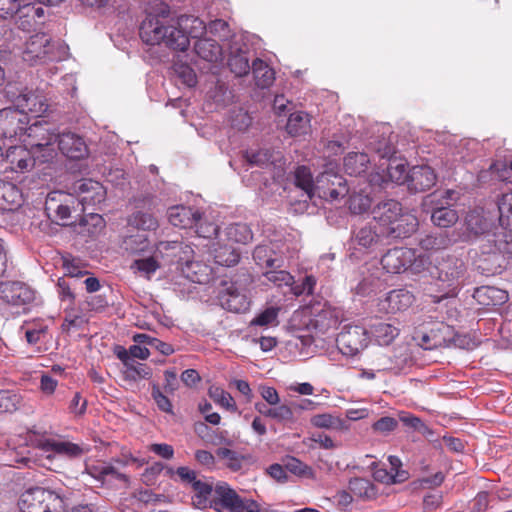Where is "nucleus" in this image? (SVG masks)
I'll use <instances>...</instances> for the list:
<instances>
[{
    "mask_svg": "<svg viewBox=\"0 0 512 512\" xmlns=\"http://www.w3.org/2000/svg\"><path fill=\"white\" fill-rule=\"evenodd\" d=\"M265 276L268 279V281L272 282L277 287H291L294 284L293 276L285 270L268 271L265 273Z\"/></svg>",
    "mask_w": 512,
    "mask_h": 512,
    "instance_id": "nucleus-54",
    "label": "nucleus"
},
{
    "mask_svg": "<svg viewBox=\"0 0 512 512\" xmlns=\"http://www.w3.org/2000/svg\"><path fill=\"white\" fill-rule=\"evenodd\" d=\"M63 268L65 270V275L70 277H82L87 274V271L79 260L71 258L69 256H65L62 258Z\"/></svg>",
    "mask_w": 512,
    "mask_h": 512,
    "instance_id": "nucleus-55",
    "label": "nucleus"
},
{
    "mask_svg": "<svg viewBox=\"0 0 512 512\" xmlns=\"http://www.w3.org/2000/svg\"><path fill=\"white\" fill-rule=\"evenodd\" d=\"M23 202V193L16 184L0 181V210L15 211L22 206Z\"/></svg>",
    "mask_w": 512,
    "mask_h": 512,
    "instance_id": "nucleus-21",
    "label": "nucleus"
},
{
    "mask_svg": "<svg viewBox=\"0 0 512 512\" xmlns=\"http://www.w3.org/2000/svg\"><path fill=\"white\" fill-rule=\"evenodd\" d=\"M388 237L386 234L382 233V228L379 227L375 222L373 224H369L361 228L356 234V242L364 247L371 248L377 245L381 238Z\"/></svg>",
    "mask_w": 512,
    "mask_h": 512,
    "instance_id": "nucleus-32",
    "label": "nucleus"
},
{
    "mask_svg": "<svg viewBox=\"0 0 512 512\" xmlns=\"http://www.w3.org/2000/svg\"><path fill=\"white\" fill-rule=\"evenodd\" d=\"M79 203L72 193L63 191H53L48 194L46 199V210L55 214L59 221H66L71 217L73 211H76Z\"/></svg>",
    "mask_w": 512,
    "mask_h": 512,
    "instance_id": "nucleus-13",
    "label": "nucleus"
},
{
    "mask_svg": "<svg viewBox=\"0 0 512 512\" xmlns=\"http://www.w3.org/2000/svg\"><path fill=\"white\" fill-rule=\"evenodd\" d=\"M286 130L291 136H301L310 131V118L307 113L298 111L290 114Z\"/></svg>",
    "mask_w": 512,
    "mask_h": 512,
    "instance_id": "nucleus-36",
    "label": "nucleus"
},
{
    "mask_svg": "<svg viewBox=\"0 0 512 512\" xmlns=\"http://www.w3.org/2000/svg\"><path fill=\"white\" fill-rule=\"evenodd\" d=\"M310 423L316 428L332 431L343 432L349 429L347 421L342 419L340 416L331 413H320L313 415L310 419Z\"/></svg>",
    "mask_w": 512,
    "mask_h": 512,
    "instance_id": "nucleus-29",
    "label": "nucleus"
},
{
    "mask_svg": "<svg viewBox=\"0 0 512 512\" xmlns=\"http://www.w3.org/2000/svg\"><path fill=\"white\" fill-rule=\"evenodd\" d=\"M414 302V295L405 289H396L388 292L379 302L380 310L387 313H396L407 310Z\"/></svg>",
    "mask_w": 512,
    "mask_h": 512,
    "instance_id": "nucleus-17",
    "label": "nucleus"
},
{
    "mask_svg": "<svg viewBox=\"0 0 512 512\" xmlns=\"http://www.w3.org/2000/svg\"><path fill=\"white\" fill-rule=\"evenodd\" d=\"M217 456L224 460L226 465L233 469L238 470L242 464V457L235 451L228 448H219L216 451Z\"/></svg>",
    "mask_w": 512,
    "mask_h": 512,
    "instance_id": "nucleus-53",
    "label": "nucleus"
},
{
    "mask_svg": "<svg viewBox=\"0 0 512 512\" xmlns=\"http://www.w3.org/2000/svg\"><path fill=\"white\" fill-rule=\"evenodd\" d=\"M417 227L418 220L416 216L412 213H402L401 211L394 220L392 226L384 228L382 233L395 238H405L414 233Z\"/></svg>",
    "mask_w": 512,
    "mask_h": 512,
    "instance_id": "nucleus-20",
    "label": "nucleus"
},
{
    "mask_svg": "<svg viewBox=\"0 0 512 512\" xmlns=\"http://www.w3.org/2000/svg\"><path fill=\"white\" fill-rule=\"evenodd\" d=\"M210 254L214 257L216 263L222 266H232L239 261V252L223 236L212 242Z\"/></svg>",
    "mask_w": 512,
    "mask_h": 512,
    "instance_id": "nucleus-19",
    "label": "nucleus"
},
{
    "mask_svg": "<svg viewBox=\"0 0 512 512\" xmlns=\"http://www.w3.org/2000/svg\"><path fill=\"white\" fill-rule=\"evenodd\" d=\"M179 261L186 263L187 276L191 281L197 283H206L209 281L212 272L210 267L197 261H191L190 254L180 256Z\"/></svg>",
    "mask_w": 512,
    "mask_h": 512,
    "instance_id": "nucleus-31",
    "label": "nucleus"
},
{
    "mask_svg": "<svg viewBox=\"0 0 512 512\" xmlns=\"http://www.w3.org/2000/svg\"><path fill=\"white\" fill-rule=\"evenodd\" d=\"M191 485L193 490L196 492V499L198 504H202L204 501H206L212 492L211 484L206 481H202L196 478Z\"/></svg>",
    "mask_w": 512,
    "mask_h": 512,
    "instance_id": "nucleus-64",
    "label": "nucleus"
},
{
    "mask_svg": "<svg viewBox=\"0 0 512 512\" xmlns=\"http://www.w3.org/2000/svg\"><path fill=\"white\" fill-rule=\"evenodd\" d=\"M221 306L235 313L245 312L250 307V300L246 293L239 289L235 283L224 282L218 294Z\"/></svg>",
    "mask_w": 512,
    "mask_h": 512,
    "instance_id": "nucleus-14",
    "label": "nucleus"
},
{
    "mask_svg": "<svg viewBox=\"0 0 512 512\" xmlns=\"http://www.w3.org/2000/svg\"><path fill=\"white\" fill-rule=\"evenodd\" d=\"M295 183L309 199L317 195L319 198L335 201L348 193L346 181L332 169L325 170L314 181L307 167H298L295 171Z\"/></svg>",
    "mask_w": 512,
    "mask_h": 512,
    "instance_id": "nucleus-2",
    "label": "nucleus"
},
{
    "mask_svg": "<svg viewBox=\"0 0 512 512\" xmlns=\"http://www.w3.org/2000/svg\"><path fill=\"white\" fill-rule=\"evenodd\" d=\"M220 236H223L224 239H226L228 242H231L233 244H235V243L247 244L253 238L251 229L249 228V226L247 224H243V223L229 225L225 229L224 234H221Z\"/></svg>",
    "mask_w": 512,
    "mask_h": 512,
    "instance_id": "nucleus-35",
    "label": "nucleus"
},
{
    "mask_svg": "<svg viewBox=\"0 0 512 512\" xmlns=\"http://www.w3.org/2000/svg\"><path fill=\"white\" fill-rule=\"evenodd\" d=\"M130 224L143 231L155 230L158 227L157 219L150 213L137 212L130 218Z\"/></svg>",
    "mask_w": 512,
    "mask_h": 512,
    "instance_id": "nucleus-46",
    "label": "nucleus"
},
{
    "mask_svg": "<svg viewBox=\"0 0 512 512\" xmlns=\"http://www.w3.org/2000/svg\"><path fill=\"white\" fill-rule=\"evenodd\" d=\"M209 396L215 403L225 408L226 410L231 412L237 411V405L235 400L233 399L230 393H228L221 387L211 386L209 388Z\"/></svg>",
    "mask_w": 512,
    "mask_h": 512,
    "instance_id": "nucleus-43",
    "label": "nucleus"
},
{
    "mask_svg": "<svg viewBox=\"0 0 512 512\" xmlns=\"http://www.w3.org/2000/svg\"><path fill=\"white\" fill-rule=\"evenodd\" d=\"M381 264L387 272L401 273L410 268L414 273L425 269L424 256H416L413 249L400 247L389 250L381 259Z\"/></svg>",
    "mask_w": 512,
    "mask_h": 512,
    "instance_id": "nucleus-6",
    "label": "nucleus"
},
{
    "mask_svg": "<svg viewBox=\"0 0 512 512\" xmlns=\"http://www.w3.org/2000/svg\"><path fill=\"white\" fill-rule=\"evenodd\" d=\"M455 192L451 190H447L443 193H434L429 195L425 199V205L428 206L430 204H436V207L434 208L431 219L432 222L439 227L447 228L455 224L458 220V213L447 206H444V204L449 205V202H444L443 200H455L456 198Z\"/></svg>",
    "mask_w": 512,
    "mask_h": 512,
    "instance_id": "nucleus-9",
    "label": "nucleus"
},
{
    "mask_svg": "<svg viewBox=\"0 0 512 512\" xmlns=\"http://www.w3.org/2000/svg\"><path fill=\"white\" fill-rule=\"evenodd\" d=\"M6 95L13 106L27 117L28 114L33 117L44 116L49 109L46 97L39 90L25 88L17 94L10 87Z\"/></svg>",
    "mask_w": 512,
    "mask_h": 512,
    "instance_id": "nucleus-7",
    "label": "nucleus"
},
{
    "mask_svg": "<svg viewBox=\"0 0 512 512\" xmlns=\"http://www.w3.org/2000/svg\"><path fill=\"white\" fill-rule=\"evenodd\" d=\"M451 244L452 240L446 235V233L427 235L420 242L421 247L426 251H438L446 249Z\"/></svg>",
    "mask_w": 512,
    "mask_h": 512,
    "instance_id": "nucleus-44",
    "label": "nucleus"
},
{
    "mask_svg": "<svg viewBox=\"0 0 512 512\" xmlns=\"http://www.w3.org/2000/svg\"><path fill=\"white\" fill-rule=\"evenodd\" d=\"M58 136L48 123L35 122L26 128L21 141L44 162L56 155Z\"/></svg>",
    "mask_w": 512,
    "mask_h": 512,
    "instance_id": "nucleus-4",
    "label": "nucleus"
},
{
    "mask_svg": "<svg viewBox=\"0 0 512 512\" xmlns=\"http://www.w3.org/2000/svg\"><path fill=\"white\" fill-rule=\"evenodd\" d=\"M168 219L173 226L187 229L198 223L200 214L191 207L176 205L168 210Z\"/></svg>",
    "mask_w": 512,
    "mask_h": 512,
    "instance_id": "nucleus-23",
    "label": "nucleus"
},
{
    "mask_svg": "<svg viewBox=\"0 0 512 512\" xmlns=\"http://www.w3.org/2000/svg\"><path fill=\"white\" fill-rule=\"evenodd\" d=\"M228 65L230 70L238 77L246 75L250 70L249 59L242 50L232 51Z\"/></svg>",
    "mask_w": 512,
    "mask_h": 512,
    "instance_id": "nucleus-42",
    "label": "nucleus"
},
{
    "mask_svg": "<svg viewBox=\"0 0 512 512\" xmlns=\"http://www.w3.org/2000/svg\"><path fill=\"white\" fill-rule=\"evenodd\" d=\"M371 206V200L367 195H353L350 198V210L353 213L360 214L368 210Z\"/></svg>",
    "mask_w": 512,
    "mask_h": 512,
    "instance_id": "nucleus-62",
    "label": "nucleus"
},
{
    "mask_svg": "<svg viewBox=\"0 0 512 512\" xmlns=\"http://www.w3.org/2000/svg\"><path fill=\"white\" fill-rule=\"evenodd\" d=\"M400 329L393 324L379 322L371 327V333L379 345H390L399 335Z\"/></svg>",
    "mask_w": 512,
    "mask_h": 512,
    "instance_id": "nucleus-34",
    "label": "nucleus"
},
{
    "mask_svg": "<svg viewBox=\"0 0 512 512\" xmlns=\"http://www.w3.org/2000/svg\"><path fill=\"white\" fill-rule=\"evenodd\" d=\"M124 374L133 380L147 379L151 376V370L146 365L133 360L130 365L125 367Z\"/></svg>",
    "mask_w": 512,
    "mask_h": 512,
    "instance_id": "nucleus-52",
    "label": "nucleus"
},
{
    "mask_svg": "<svg viewBox=\"0 0 512 512\" xmlns=\"http://www.w3.org/2000/svg\"><path fill=\"white\" fill-rule=\"evenodd\" d=\"M258 392L268 405L276 406L280 403V396L274 387L261 384L258 386Z\"/></svg>",
    "mask_w": 512,
    "mask_h": 512,
    "instance_id": "nucleus-63",
    "label": "nucleus"
},
{
    "mask_svg": "<svg viewBox=\"0 0 512 512\" xmlns=\"http://www.w3.org/2000/svg\"><path fill=\"white\" fill-rule=\"evenodd\" d=\"M252 72L255 84L259 88L271 86L275 80V73L264 61L257 59L252 64Z\"/></svg>",
    "mask_w": 512,
    "mask_h": 512,
    "instance_id": "nucleus-37",
    "label": "nucleus"
},
{
    "mask_svg": "<svg viewBox=\"0 0 512 512\" xmlns=\"http://www.w3.org/2000/svg\"><path fill=\"white\" fill-rule=\"evenodd\" d=\"M279 308L277 307H268L261 313H259L252 321L251 325L267 327V326H275L278 324V314Z\"/></svg>",
    "mask_w": 512,
    "mask_h": 512,
    "instance_id": "nucleus-48",
    "label": "nucleus"
},
{
    "mask_svg": "<svg viewBox=\"0 0 512 512\" xmlns=\"http://www.w3.org/2000/svg\"><path fill=\"white\" fill-rule=\"evenodd\" d=\"M140 38L147 45L164 44L185 51L189 47L188 37L178 30L176 21L169 18L168 7L160 4L157 13L149 12L140 26Z\"/></svg>",
    "mask_w": 512,
    "mask_h": 512,
    "instance_id": "nucleus-1",
    "label": "nucleus"
},
{
    "mask_svg": "<svg viewBox=\"0 0 512 512\" xmlns=\"http://www.w3.org/2000/svg\"><path fill=\"white\" fill-rule=\"evenodd\" d=\"M215 493L218 500L225 508L231 511L246 510L248 512V504L251 501H243L236 492L227 485H218L215 489Z\"/></svg>",
    "mask_w": 512,
    "mask_h": 512,
    "instance_id": "nucleus-27",
    "label": "nucleus"
},
{
    "mask_svg": "<svg viewBox=\"0 0 512 512\" xmlns=\"http://www.w3.org/2000/svg\"><path fill=\"white\" fill-rule=\"evenodd\" d=\"M465 223L467 229L473 234H480L485 229V221L476 211H472L466 216Z\"/></svg>",
    "mask_w": 512,
    "mask_h": 512,
    "instance_id": "nucleus-60",
    "label": "nucleus"
},
{
    "mask_svg": "<svg viewBox=\"0 0 512 512\" xmlns=\"http://www.w3.org/2000/svg\"><path fill=\"white\" fill-rule=\"evenodd\" d=\"M153 252L159 259L167 258L168 261H173L174 259L179 260L180 256L193 253V250L188 245L183 246L177 241H172L160 242Z\"/></svg>",
    "mask_w": 512,
    "mask_h": 512,
    "instance_id": "nucleus-30",
    "label": "nucleus"
},
{
    "mask_svg": "<svg viewBox=\"0 0 512 512\" xmlns=\"http://www.w3.org/2000/svg\"><path fill=\"white\" fill-rule=\"evenodd\" d=\"M269 418L280 422V423H291L294 422V413L290 406L287 404H278L272 406V411L268 412Z\"/></svg>",
    "mask_w": 512,
    "mask_h": 512,
    "instance_id": "nucleus-50",
    "label": "nucleus"
},
{
    "mask_svg": "<svg viewBox=\"0 0 512 512\" xmlns=\"http://www.w3.org/2000/svg\"><path fill=\"white\" fill-rule=\"evenodd\" d=\"M473 296L479 304L485 306L500 305L508 300V293L505 290L492 286L477 288Z\"/></svg>",
    "mask_w": 512,
    "mask_h": 512,
    "instance_id": "nucleus-28",
    "label": "nucleus"
},
{
    "mask_svg": "<svg viewBox=\"0 0 512 512\" xmlns=\"http://www.w3.org/2000/svg\"><path fill=\"white\" fill-rule=\"evenodd\" d=\"M273 250L269 245H259L255 248L253 257L260 266L272 267L277 262L273 257Z\"/></svg>",
    "mask_w": 512,
    "mask_h": 512,
    "instance_id": "nucleus-49",
    "label": "nucleus"
},
{
    "mask_svg": "<svg viewBox=\"0 0 512 512\" xmlns=\"http://www.w3.org/2000/svg\"><path fill=\"white\" fill-rule=\"evenodd\" d=\"M37 156H34L31 149L25 144L10 146L5 154V158L1 159L5 161L8 166L6 169H10L14 172H23L31 168L34 164Z\"/></svg>",
    "mask_w": 512,
    "mask_h": 512,
    "instance_id": "nucleus-16",
    "label": "nucleus"
},
{
    "mask_svg": "<svg viewBox=\"0 0 512 512\" xmlns=\"http://www.w3.org/2000/svg\"><path fill=\"white\" fill-rule=\"evenodd\" d=\"M490 170L499 180L512 183V161L494 163Z\"/></svg>",
    "mask_w": 512,
    "mask_h": 512,
    "instance_id": "nucleus-59",
    "label": "nucleus"
},
{
    "mask_svg": "<svg viewBox=\"0 0 512 512\" xmlns=\"http://www.w3.org/2000/svg\"><path fill=\"white\" fill-rule=\"evenodd\" d=\"M31 0H0V18L7 19L29 8Z\"/></svg>",
    "mask_w": 512,
    "mask_h": 512,
    "instance_id": "nucleus-45",
    "label": "nucleus"
},
{
    "mask_svg": "<svg viewBox=\"0 0 512 512\" xmlns=\"http://www.w3.org/2000/svg\"><path fill=\"white\" fill-rule=\"evenodd\" d=\"M0 298L12 306L21 307L34 301L35 292L21 282H2Z\"/></svg>",
    "mask_w": 512,
    "mask_h": 512,
    "instance_id": "nucleus-15",
    "label": "nucleus"
},
{
    "mask_svg": "<svg viewBox=\"0 0 512 512\" xmlns=\"http://www.w3.org/2000/svg\"><path fill=\"white\" fill-rule=\"evenodd\" d=\"M401 211L400 203L395 200H387L379 203L372 211L374 222L381 227L382 230L388 228L392 226Z\"/></svg>",
    "mask_w": 512,
    "mask_h": 512,
    "instance_id": "nucleus-22",
    "label": "nucleus"
},
{
    "mask_svg": "<svg viewBox=\"0 0 512 512\" xmlns=\"http://www.w3.org/2000/svg\"><path fill=\"white\" fill-rule=\"evenodd\" d=\"M349 490L360 499H372L376 496L374 485L367 479L354 478L349 481Z\"/></svg>",
    "mask_w": 512,
    "mask_h": 512,
    "instance_id": "nucleus-41",
    "label": "nucleus"
},
{
    "mask_svg": "<svg viewBox=\"0 0 512 512\" xmlns=\"http://www.w3.org/2000/svg\"><path fill=\"white\" fill-rule=\"evenodd\" d=\"M159 258L155 253L148 257H143L134 261L132 268L137 269L139 272L143 273L145 276L150 277L159 267Z\"/></svg>",
    "mask_w": 512,
    "mask_h": 512,
    "instance_id": "nucleus-47",
    "label": "nucleus"
},
{
    "mask_svg": "<svg viewBox=\"0 0 512 512\" xmlns=\"http://www.w3.org/2000/svg\"><path fill=\"white\" fill-rule=\"evenodd\" d=\"M28 124V117L15 107L0 110V138L22 139Z\"/></svg>",
    "mask_w": 512,
    "mask_h": 512,
    "instance_id": "nucleus-12",
    "label": "nucleus"
},
{
    "mask_svg": "<svg viewBox=\"0 0 512 512\" xmlns=\"http://www.w3.org/2000/svg\"><path fill=\"white\" fill-rule=\"evenodd\" d=\"M374 479L378 482L385 484H393L396 482L403 481L406 478V473L402 472H392L387 471L384 468L374 467L373 472Z\"/></svg>",
    "mask_w": 512,
    "mask_h": 512,
    "instance_id": "nucleus-51",
    "label": "nucleus"
},
{
    "mask_svg": "<svg viewBox=\"0 0 512 512\" xmlns=\"http://www.w3.org/2000/svg\"><path fill=\"white\" fill-rule=\"evenodd\" d=\"M194 51L197 56L209 63H221L223 60L222 47L210 38H203L196 41Z\"/></svg>",
    "mask_w": 512,
    "mask_h": 512,
    "instance_id": "nucleus-25",
    "label": "nucleus"
},
{
    "mask_svg": "<svg viewBox=\"0 0 512 512\" xmlns=\"http://www.w3.org/2000/svg\"><path fill=\"white\" fill-rule=\"evenodd\" d=\"M369 162L365 153H349L344 158V168L350 175H360L366 171Z\"/></svg>",
    "mask_w": 512,
    "mask_h": 512,
    "instance_id": "nucleus-39",
    "label": "nucleus"
},
{
    "mask_svg": "<svg viewBox=\"0 0 512 512\" xmlns=\"http://www.w3.org/2000/svg\"><path fill=\"white\" fill-rule=\"evenodd\" d=\"M410 171H407V163L401 158H391L387 166V177L395 183H405L409 180Z\"/></svg>",
    "mask_w": 512,
    "mask_h": 512,
    "instance_id": "nucleus-38",
    "label": "nucleus"
},
{
    "mask_svg": "<svg viewBox=\"0 0 512 512\" xmlns=\"http://www.w3.org/2000/svg\"><path fill=\"white\" fill-rule=\"evenodd\" d=\"M67 51L65 44L54 41L48 34L36 33L26 42L22 57L30 65L45 64L64 59Z\"/></svg>",
    "mask_w": 512,
    "mask_h": 512,
    "instance_id": "nucleus-3",
    "label": "nucleus"
},
{
    "mask_svg": "<svg viewBox=\"0 0 512 512\" xmlns=\"http://www.w3.org/2000/svg\"><path fill=\"white\" fill-rule=\"evenodd\" d=\"M126 249L132 253H144L148 250V241L143 234L129 236L125 240Z\"/></svg>",
    "mask_w": 512,
    "mask_h": 512,
    "instance_id": "nucleus-57",
    "label": "nucleus"
},
{
    "mask_svg": "<svg viewBox=\"0 0 512 512\" xmlns=\"http://www.w3.org/2000/svg\"><path fill=\"white\" fill-rule=\"evenodd\" d=\"M18 402L19 399L16 394L9 391H0V413L16 410Z\"/></svg>",
    "mask_w": 512,
    "mask_h": 512,
    "instance_id": "nucleus-61",
    "label": "nucleus"
},
{
    "mask_svg": "<svg viewBox=\"0 0 512 512\" xmlns=\"http://www.w3.org/2000/svg\"><path fill=\"white\" fill-rule=\"evenodd\" d=\"M57 149L71 159H81L88 153L84 140L74 133H62L58 136Z\"/></svg>",
    "mask_w": 512,
    "mask_h": 512,
    "instance_id": "nucleus-18",
    "label": "nucleus"
},
{
    "mask_svg": "<svg viewBox=\"0 0 512 512\" xmlns=\"http://www.w3.org/2000/svg\"><path fill=\"white\" fill-rule=\"evenodd\" d=\"M18 506L21 512H65L66 510L65 501L58 493L42 487L24 491Z\"/></svg>",
    "mask_w": 512,
    "mask_h": 512,
    "instance_id": "nucleus-5",
    "label": "nucleus"
},
{
    "mask_svg": "<svg viewBox=\"0 0 512 512\" xmlns=\"http://www.w3.org/2000/svg\"><path fill=\"white\" fill-rule=\"evenodd\" d=\"M230 124L233 128L239 131H244L250 126L251 117L245 110L239 108L232 112L230 116Z\"/></svg>",
    "mask_w": 512,
    "mask_h": 512,
    "instance_id": "nucleus-56",
    "label": "nucleus"
},
{
    "mask_svg": "<svg viewBox=\"0 0 512 512\" xmlns=\"http://www.w3.org/2000/svg\"><path fill=\"white\" fill-rule=\"evenodd\" d=\"M245 157L251 166H266L270 163L272 155L268 150H250L246 152Z\"/></svg>",
    "mask_w": 512,
    "mask_h": 512,
    "instance_id": "nucleus-58",
    "label": "nucleus"
},
{
    "mask_svg": "<svg viewBox=\"0 0 512 512\" xmlns=\"http://www.w3.org/2000/svg\"><path fill=\"white\" fill-rule=\"evenodd\" d=\"M409 185L415 191H425L436 182V174L429 166H414L410 170Z\"/></svg>",
    "mask_w": 512,
    "mask_h": 512,
    "instance_id": "nucleus-24",
    "label": "nucleus"
},
{
    "mask_svg": "<svg viewBox=\"0 0 512 512\" xmlns=\"http://www.w3.org/2000/svg\"><path fill=\"white\" fill-rule=\"evenodd\" d=\"M176 26L179 31H182L190 42V38L193 39H203V35L207 33V26L205 23L194 16H181L176 21Z\"/></svg>",
    "mask_w": 512,
    "mask_h": 512,
    "instance_id": "nucleus-26",
    "label": "nucleus"
},
{
    "mask_svg": "<svg viewBox=\"0 0 512 512\" xmlns=\"http://www.w3.org/2000/svg\"><path fill=\"white\" fill-rule=\"evenodd\" d=\"M38 447L48 459H53L57 456L77 458L89 451V447L87 445L53 438L40 440L38 442Z\"/></svg>",
    "mask_w": 512,
    "mask_h": 512,
    "instance_id": "nucleus-11",
    "label": "nucleus"
},
{
    "mask_svg": "<svg viewBox=\"0 0 512 512\" xmlns=\"http://www.w3.org/2000/svg\"><path fill=\"white\" fill-rule=\"evenodd\" d=\"M369 336L361 326L345 327L337 337L339 351L348 357H354L367 348Z\"/></svg>",
    "mask_w": 512,
    "mask_h": 512,
    "instance_id": "nucleus-8",
    "label": "nucleus"
},
{
    "mask_svg": "<svg viewBox=\"0 0 512 512\" xmlns=\"http://www.w3.org/2000/svg\"><path fill=\"white\" fill-rule=\"evenodd\" d=\"M498 209L500 212V224L512 231V189L501 195L498 200Z\"/></svg>",
    "mask_w": 512,
    "mask_h": 512,
    "instance_id": "nucleus-40",
    "label": "nucleus"
},
{
    "mask_svg": "<svg viewBox=\"0 0 512 512\" xmlns=\"http://www.w3.org/2000/svg\"><path fill=\"white\" fill-rule=\"evenodd\" d=\"M463 262L456 258H451L447 262L439 265V278L452 285L463 275Z\"/></svg>",
    "mask_w": 512,
    "mask_h": 512,
    "instance_id": "nucleus-33",
    "label": "nucleus"
},
{
    "mask_svg": "<svg viewBox=\"0 0 512 512\" xmlns=\"http://www.w3.org/2000/svg\"><path fill=\"white\" fill-rule=\"evenodd\" d=\"M72 191L79 205H82V211L101 204L106 197L103 185L92 179H81L75 182Z\"/></svg>",
    "mask_w": 512,
    "mask_h": 512,
    "instance_id": "nucleus-10",
    "label": "nucleus"
}]
</instances>
